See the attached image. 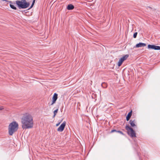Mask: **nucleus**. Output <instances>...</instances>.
Listing matches in <instances>:
<instances>
[{
  "mask_svg": "<svg viewBox=\"0 0 160 160\" xmlns=\"http://www.w3.org/2000/svg\"><path fill=\"white\" fill-rule=\"evenodd\" d=\"M117 132L119 133H120L122 135H125V134L123 133L120 130H118L117 131Z\"/></svg>",
  "mask_w": 160,
  "mask_h": 160,
  "instance_id": "obj_16",
  "label": "nucleus"
},
{
  "mask_svg": "<svg viewBox=\"0 0 160 160\" xmlns=\"http://www.w3.org/2000/svg\"><path fill=\"white\" fill-rule=\"evenodd\" d=\"M16 2L19 9L26 8L29 5V3L27 2L26 0H17Z\"/></svg>",
  "mask_w": 160,
  "mask_h": 160,
  "instance_id": "obj_3",
  "label": "nucleus"
},
{
  "mask_svg": "<svg viewBox=\"0 0 160 160\" xmlns=\"http://www.w3.org/2000/svg\"><path fill=\"white\" fill-rule=\"evenodd\" d=\"M102 87L103 88H106L107 87V84L105 82H102L101 84Z\"/></svg>",
  "mask_w": 160,
  "mask_h": 160,
  "instance_id": "obj_13",
  "label": "nucleus"
},
{
  "mask_svg": "<svg viewBox=\"0 0 160 160\" xmlns=\"http://www.w3.org/2000/svg\"><path fill=\"white\" fill-rule=\"evenodd\" d=\"M118 130H116V129H113V130H111V132H117V131Z\"/></svg>",
  "mask_w": 160,
  "mask_h": 160,
  "instance_id": "obj_19",
  "label": "nucleus"
},
{
  "mask_svg": "<svg viewBox=\"0 0 160 160\" xmlns=\"http://www.w3.org/2000/svg\"><path fill=\"white\" fill-rule=\"evenodd\" d=\"M21 122L23 128L28 129L32 128L33 126V118L28 113L24 114L21 119Z\"/></svg>",
  "mask_w": 160,
  "mask_h": 160,
  "instance_id": "obj_1",
  "label": "nucleus"
},
{
  "mask_svg": "<svg viewBox=\"0 0 160 160\" xmlns=\"http://www.w3.org/2000/svg\"><path fill=\"white\" fill-rule=\"evenodd\" d=\"M67 8L68 10H72L74 8V6L72 4H70L68 5Z\"/></svg>",
  "mask_w": 160,
  "mask_h": 160,
  "instance_id": "obj_12",
  "label": "nucleus"
},
{
  "mask_svg": "<svg viewBox=\"0 0 160 160\" xmlns=\"http://www.w3.org/2000/svg\"><path fill=\"white\" fill-rule=\"evenodd\" d=\"M2 1H5L6 2H8V1H7V0H2Z\"/></svg>",
  "mask_w": 160,
  "mask_h": 160,
  "instance_id": "obj_23",
  "label": "nucleus"
},
{
  "mask_svg": "<svg viewBox=\"0 0 160 160\" xmlns=\"http://www.w3.org/2000/svg\"><path fill=\"white\" fill-rule=\"evenodd\" d=\"M18 124L15 121L10 123L8 126V132L10 135H12L18 129Z\"/></svg>",
  "mask_w": 160,
  "mask_h": 160,
  "instance_id": "obj_2",
  "label": "nucleus"
},
{
  "mask_svg": "<svg viewBox=\"0 0 160 160\" xmlns=\"http://www.w3.org/2000/svg\"><path fill=\"white\" fill-rule=\"evenodd\" d=\"M132 111L131 110L130 112H129L128 113L127 116L126 117V119L127 121H129V120L130 119L132 115Z\"/></svg>",
  "mask_w": 160,
  "mask_h": 160,
  "instance_id": "obj_11",
  "label": "nucleus"
},
{
  "mask_svg": "<svg viewBox=\"0 0 160 160\" xmlns=\"http://www.w3.org/2000/svg\"><path fill=\"white\" fill-rule=\"evenodd\" d=\"M146 46V44L145 43H142V42H140L136 44V46L134 47V48H141L142 47H145Z\"/></svg>",
  "mask_w": 160,
  "mask_h": 160,
  "instance_id": "obj_9",
  "label": "nucleus"
},
{
  "mask_svg": "<svg viewBox=\"0 0 160 160\" xmlns=\"http://www.w3.org/2000/svg\"><path fill=\"white\" fill-rule=\"evenodd\" d=\"M3 109V108L2 107H0V110H2Z\"/></svg>",
  "mask_w": 160,
  "mask_h": 160,
  "instance_id": "obj_21",
  "label": "nucleus"
},
{
  "mask_svg": "<svg viewBox=\"0 0 160 160\" xmlns=\"http://www.w3.org/2000/svg\"><path fill=\"white\" fill-rule=\"evenodd\" d=\"M10 3H11V1H10Z\"/></svg>",
  "mask_w": 160,
  "mask_h": 160,
  "instance_id": "obj_24",
  "label": "nucleus"
},
{
  "mask_svg": "<svg viewBox=\"0 0 160 160\" xmlns=\"http://www.w3.org/2000/svg\"><path fill=\"white\" fill-rule=\"evenodd\" d=\"M137 34H138V33L137 32H136L134 33L133 35V37L134 38H136L137 37Z\"/></svg>",
  "mask_w": 160,
  "mask_h": 160,
  "instance_id": "obj_17",
  "label": "nucleus"
},
{
  "mask_svg": "<svg viewBox=\"0 0 160 160\" xmlns=\"http://www.w3.org/2000/svg\"><path fill=\"white\" fill-rule=\"evenodd\" d=\"M58 109H56V110H54V112H53V113H54V114H55V115H56V113H57L58 112Z\"/></svg>",
  "mask_w": 160,
  "mask_h": 160,
  "instance_id": "obj_18",
  "label": "nucleus"
},
{
  "mask_svg": "<svg viewBox=\"0 0 160 160\" xmlns=\"http://www.w3.org/2000/svg\"><path fill=\"white\" fill-rule=\"evenodd\" d=\"M10 6L11 8L13 9L16 10L17 9L12 4H10Z\"/></svg>",
  "mask_w": 160,
  "mask_h": 160,
  "instance_id": "obj_14",
  "label": "nucleus"
},
{
  "mask_svg": "<svg viewBox=\"0 0 160 160\" xmlns=\"http://www.w3.org/2000/svg\"><path fill=\"white\" fill-rule=\"evenodd\" d=\"M125 128L128 131V134L131 137H136L135 132L131 127L127 125L126 126Z\"/></svg>",
  "mask_w": 160,
  "mask_h": 160,
  "instance_id": "obj_4",
  "label": "nucleus"
},
{
  "mask_svg": "<svg viewBox=\"0 0 160 160\" xmlns=\"http://www.w3.org/2000/svg\"><path fill=\"white\" fill-rule=\"evenodd\" d=\"M66 122H63L60 125L59 127L57 129V131L60 132H62L65 128L66 125Z\"/></svg>",
  "mask_w": 160,
  "mask_h": 160,
  "instance_id": "obj_7",
  "label": "nucleus"
},
{
  "mask_svg": "<svg viewBox=\"0 0 160 160\" xmlns=\"http://www.w3.org/2000/svg\"><path fill=\"white\" fill-rule=\"evenodd\" d=\"M35 0H33L32 3V4L31 6H30V7L29 8V9L33 7L34 4V3L35 2Z\"/></svg>",
  "mask_w": 160,
  "mask_h": 160,
  "instance_id": "obj_15",
  "label": "nucleus"
},
{
  "mask_svg": "<svg viewBox=\"0 0 160 160\" xmlns=\"http://www.w3.org/2000/svg\"><path fill=\"white\" fill-rule=\"evenodd\" d=\"M148 48L149 49H152L154 50H160V46L148 44Z\"/></svg>",
  "mask_w": 160,
  "mask_h": 160,
  "instance_id": "obj_6",
  "label": "nucleus"
},
{
  "mask_svg": "<svg viewBox=\"0 0 160 160\" xmlns=\"http://www.w3.org/2000/svg\"><path fill=\"white\" fill-rule=\"evenodd\" d=\"M61 122H58V123H57L56 124V126H59V124H60Z\"/></svg>",
  "mask_w": 160,
  "mask_h": 160,
  "instance_id": "obj_20",
  "label": "nucleus"
},
{
  "mask_svg": "<svg viewBox=\"0 0 160 160\" xmlns=\"http://www.w3.org/2000/svg\"><path fill=\"white\" fill-rule=\"evenodd\" d=\"M129 57L128 54H126L122 56L119 60L118 62V66H120L122 64L123 62L126 60Z\"/></svg>",
  "mask_w": 160,
  "mask_h": 160,
  "instance_id": "obj_5",
  "label": "nucleus"
},
{
  "mask_svg": "<svg viewBox=\"0 0 160 160\" xmlns=\"http://www.w3.org/2000/svg\"><path fill=\"white\" fill-rule=\"evenodd\" d=\"M135 119L132 120V119H130L129 121V123L130 124L131 126L132 127H134V126H136L135 123Z\"/></svg>",
  "mask_w": 160,
  "mask_h": 160,
  "instance_id": "obj_10",
  "label": "nucleus"
},
{
  "mask_svg": "<svg viewBox=\"0 0 160 160\" xmlns=\"http://www.w3.org/2000/svg\"><path fill=\"white\" fill-rule=\"evenodd\" d=\"M148 8H150V7H148Z\"/></svg>",
  "mask_w": 160,
  "mask_h": 160,
  "instance_id": "obj_25",
  "label": "nucleus"
},
{
  "mask_svg": "<svg viewBox=\"0 0 160 160\" xmlns=\"http://www.w3.org/2000/svg\"><path fill=\"white\" fill-rule=\"evenodd\" d=\"M56 115H55V114H54V115H53V117L54 118L55 116Z\"/></svg>",
  "mask_w": 160,
  "mask_h": 160,
  "instance_id": "obj_22",
  "label": "nucleus"
},
{
  "mask_svg": "<svg viewBox=\"0 0 160 160\" xmlns=\"http://www.w3.org/2000/svg\"><path fill=\"white\" fill-rule=\"evenodd\" d=\"M58 94L56 93L54 94L52 98V103L50 105H52L53 104L55 103L58 98Z\"/></svg>",
  "mask_w": 160,
  "mask_h": 160,
  "instance_id": "obj_8",
  "label": "nucleus"
}]
</instances>
